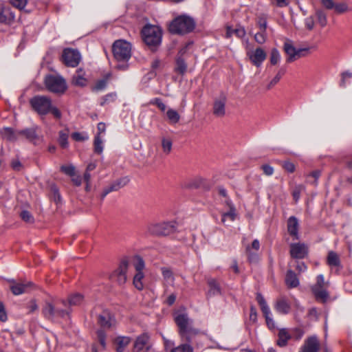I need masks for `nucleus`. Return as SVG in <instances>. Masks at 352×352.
<instances>
[{"label": "nucleus", "instance_id": "5fc2aeb1", "mask_svg": "<svg viewBox=\"0 0 352 352\" xmlns=\"http://www.w3.org/2000/svg\"><path fill=\"white\" fill-rule=\"evenodd\" d=\"M121 181L120 182H118L117 183L114 184L113 185H112L110 188L107 190H106L103 195V197L107 195L109 192L112 191V190H117L118 189H120L122 186H124L125 185V182L123 184H121Z\"/></svg>", "mask_w": 352, "mask_h": 352}, {"label": "nucleus", "instance_id": "2f4dec72", "mask_svg": "<svg viewBox=\"0 0 352 352\" xmlns=\"http://www.w3.org/2000/svg\"><path fill=\"white\" fill-rule=\"evenodd\" d=\"M144 274L143 272L136 273L133 278V285L138 290H142L144 288L143 279Z\"/></svg>", "mask_w": 352, "mask_h": 352}, {"label": "nucleus", "instance_id": "72a5a7b5", "mask_svg": "<svg viewBox=\"0 0 352 352\" xmlns=\"http://www.w3.org/2000/svg\"><path fill=\"white\" fill-rule=\"evenodd\" d=\"M187 65L184 60L182 59L181 58H178L176 60V66H175V71L183 75L186 72Z\"/></svg>", "mask_w": 352, "mask_h": 352}, {"label": "nucleus", "instance_id": "ddd939ff", "mask_svg": "<svg viewBox=\"0 0 352 352\" xmlns=\"http://www.w3.org/2000/svg\"><path fill=\"white\" fill-rule=\"evenodd\" d=\"M320 349V343L315 336H311L305 340L303 346L300 349V352H318ZM324 352H330L327 349H324Z\"/></svg>", "mask_w": 352, "mask_h": 352}, {"label": "nucleus", "instance_id": "a18cd8bd", "mask_svg": "<svg viewBox=\"0 0 352 352\" xmlns=\"http://www.w3.org/2000/svg\"><path fill=\"white\" fill-rule=\"evenodd\" d=\"M10 3L15 8L23 9L25 7L28 0H9Z\"/></svg>", "mask_w": 352, "mask_h": 352}, {"label": "nucleus", "instance_id": "c756f323", "mask_svg": "<svg viewBox=\"0 0 352 352\" xmlns=\"http://www.w3.org/2000/svg\"><path fill=\"white\" fill-rule=\"evenodd\" d=\"M259 248L260 243L257 239H255L252 241L251 247L248 246L246 248V252L250 261H253L254 259V252H252V250L257 252L259 250Z\"/></svg>", "mask_w": 352, "mask_h": 352}, {"label": "nucleus", "instance_id": "412c9836", "mask_svg": "<svg viewBox=\"0 0 352 352\" xmlns=\"http://www.w3.org/2000/svg\"><path fill=\"white\" fill-rule=\"evenodd\" d=\"M226 98L222 97L216 100L214 103L213 113L216 116L222 117L226 113Z\"/></svg>", "mask_w": 352, "mask_h": 352}, {"label": "nucleus", "instance_id": "f704fd0d", "mask_svg": "<svg viewBox=\"0 0 352 352\" xmlns=\"http://www.w3.org/2000/svg\"><path fill=\"white\" fill-rule=\"evenodd\" d=\"M162 147L165 154H169L172 149V141L168 138H163L162 140Z\"/></svg>", "mask_w": 352, "mask_h": 352}, {"label": "nucleus", "instance_id": "0e129e2a", "mask_svg": "<svg viewBox=\"0 0 352 352\" xmlns=\"http://www.w3.org/2000/svg\"><path fill=\"white\" fill-rule=\"evenodd\" d=\"M262 169L264 173L267 175H272L274 173L273 168L269 165H263L262 166Z\"/></svg>", "mask_w": 352, "mask_h": 352}, {"label": "nucleus", "instance_id": "c85d7f7f", "mask_svg": "<svg viewBox=\"0 0 352 352\" xmlns=\"http://www.w3.org/2000/svg\"><path fill=\"white\" fill-rule=\"evenodd\" d=\"M281 60L280 52L276 48H272L270 53V62L272 65H278Z\"/></svg>", "mask_w": 352, "mask_h": 352}, {"label": "nucleus", "instance_id": "f8f14e48", "mask_svg": "<svg viewBox=\"0 0 352 352\" xmlns=\"http://www.w3.org/2000/svg\"><path fill=\"white\" fill-rule=\"evenodd\" d=\"M128 269V263L123 261L120 263L119 267L116 270L112 275L111 278L115 279L120 285L124 284L127 279L126 272Z\"/></svg>", "mask_w": 352, "mask_h": 352}, {"label": "nucleus", "instance_id": "7ed1b4c3", "mask_svg": "<svg viewBox=\"0 0 352 352\" xmlns=\"http://www.w3.org/2000/svg\"><path fill=\"white\" fill-rule=\"evenodd\" d=\"M195 22L187 15H181L175 18L169 25V31L173 34H184L194 30Z\"/></svg>", "mask_w": 352, "mask_h": 352}, {"label": "nucleus", "instance_id": "4c0bfd02", "mask_svg": "<svg viewBox=\"0 0 352 352\" xmlns=\"http://www.w3.org/2000/svg\"><path fill=\"white\" fill-rule=\"evenodd\" d=\"M1 136L8 140H12L14 138L12 130L10 128H3L0 131Z\"/></svg>", "mask_w": 352, "mask_h": 352}, {"label": "nucleus", "instance_id": "dca6fc26", "mask_svg": "<svg viewBox=\"0 0 352 352\" xmlns=\"http://www.w3.org/2000/svg\"><path fill=\"white\" fill-rule=\"evenodd\" d=\"M72 82L78 87H85L87 85L88 80L85 72L80 68L78 69L72 77Z\"/></svg>", "mask_w": 352, "mask_h": 352}, {"label": "nucleus", "instance_id": "2eb2a0df", "mask_svg": "<svg viewBox=\"0 0 352 352\" xmlns=\"http://www.w3.org/2000/svg\"><path fill=\"white\" fill-rule=\"evenodd\" d=\"M43 313L44 316L49 319L54 318L56 316L63 317L67 314V312L64 310L58 309H55L54 306L49 302L46 303L43 309Z\"/></svg>", "mask_w": 352, "mask_h": 352}, {"label": "nucleus", "instance_id": "1a4fd4ad", "mask_svg": "<svg viewBox=\"0 0 352 352\" xmlns=\"http://www.w3.org/2000/svg\"><path fill=\"white\" fill-rule=\"evenodd\" d=\"M247 56L254 65L260 67L265 60L267 54L263 49L257 47L255 50L248 51Z\"/></svg>", "mask_w": 352, "mask_h": 352}, {"label": "nucleus", "instance_id": "b1692460", "mask_svg": "<svg viewBox=\"0 0 352 352\" xmlns=\"http://www.w3.org/2000/svg\"><path fill=\"white\" fill-rule=\"evenodd\" d=\"M149 337L147 334H142L137 338L134 343V350L135 352L142 351L147 344Z\"/></svg>", "mask_w": 352, "mask_h": 352}, {"label": "nucleus", "instance_id": "f257e3e1", "mask_svg": "<svg viewBox=\"0 0 352 352\" xmlns=\"http://www.w3.org/2000/svg\"><path fill=\"white\" fill-rule=\"evenodd\" d=\"M30 104L34 110L39 115H46L50 113L56 119H60L62 117L60 111L53 104L52 100L48 97L35 96L31 99Z\"/></svg>", "mask_w": 352, "mask_h": 352}, {"label": "nucleus", "instance_id": "680f3d73", "mask_svg": "<svg viewBox=\"0 0 352 352\" xmlns=\"http://www.w3.org/2000/svg\"><path fill=\"white\" fill-rule=\"evenodd\" d=\"M7 314L5 310V308L2 303H0V320L2 322H5L7 320Z\"/></svg>", "mask_w": 352, "mask_h": 352}, {"label": "nucleus", "instance_id": "9b49d317", "mask_svg": "<svg viewBox=\"0 0 352 352\" xmlns=\"http://www.w3.org/2000/svg\"><path fill=\"white\" fill-rule=\"evenodd\" d=\"M172 230L170 225L168 223L162 222L158 223H152L148 226V231L156 235H166Z\"/></svg>", "mask_w": 352, "mask_h": 352}, {"label": "nucleus", "instance_id": "393cba45", "mask_svg": "<svg viewBox=\"0 0 352 352\" xmlns=\"http://www.w3.org/2000/svg\"><path fill=\"white\" fill-rule=\"evenodd\" d=\"M285 283L288 287L294 288L298 286L299 280L293 271L288 270L286 274Z\"/></svg>", "mask_w": 352, "mask_h": 352}, {"label": "nucleus", "instance_id": "bf43d9fd", "mask_svg": "<svg viewBox=\"0 0 352 352\" xmlns=\"http://www.w3.org/2000/svg\"><path fill=\"white\" fill-rule=\"evenodd\" d=\"M302 190H303V186H297L294 190L292 195H293L294 199H295L296 201H297L299 199L300 192Z\"/></svg>", "mask_w": 352, "mask_h": 352}, {"label": "nucleus", "instance_id": "f03ea898", "mask_svg": "<svg viewBox=\"0 0 352 352\" xmlns=\"http://www.w3.org/2000/svg\"><path fill=\"white\" fill-rule=\"evenodd\" d=\"M142 37L146 45L156 50L162 43V30L158 25L147 24L142 30Z\"/></svg>", "mask_w": 352, "mask_h": 352}, {"label": "nucleus", "instance_id": "4468645a", "mask_svg": "<svg viewBox=\"0 0 352 352\" xmlns=\"http://www.w3.org/2000/svg\"><path fill=\"white\" fill-rule=\"evenodd\" d=\"M10 283V288L14 295H20L28 292L29 289L32 285L30 282L19 283L11 280Z\"/></svg>", "mask_w": 352, "mask_h": 352}, {"label": "nucleus", "instance_id": "a878e982", "mask_svg": "<svg viewBox=\"0 0 352 352\" xmlns=\"http://www.w3.org/2000/svg\"><path fill=\"white\" fill-rule=\"evenodd\" d=\"M278 339L277 344L280 346H285L287 345L288 340L291 338V336L288 331L285 329H282L278 332Z\"/></svg>", "mask_w": 352, "mask_h": 352}, {"label": "nucleus", "instance_id": "49530a36", "mask_svg": "<svg viewBox=\"0 0 352 352\" xmlns=\"http://www.w3.org/2000/svg\"><path fill=\"white\" fill-rule=\"evenodd\" d=\"M21 219L27 222V223H33L34 222V218L32 215L30 214V212L27 210H23L21 212L20 214Z\"/></svg>", "mask_w": 352, "mask_h": 352}, {"label": "nucleus", "instance_id": "6e6552de", "mask_svg": "<svg viewBox=\"0 0 352 352\" xmlns=\"http://www.w3.org/2000/svg\"><path fill=\"white\" fill-rule=\"evenodd\" d=\"M62 58L66 65L74 67L79 64L81 56L78 51L67 48L63 50Z\"/></svg>", "mask_w": 352, "mask_h": 352}, {"label": "nucleus", "instance_id": "6e6d98bb", "mask_svg": "<svg viewBox=\"0 0 352 352\" xmlns=\"http://www.w3.org/2000/svg\"><path fill=\"white\" fill-rule=\"evenodd\" d=\"M29 313H33L38 309V305L35 300H32L27 305Z\"/></svg>", "mask_w": 352, "mask_h": 352}, {"label": "nucleus", "instance_id": "8fccbe9b", "mask_svg": "<svg viewBox=\"0 0 352 352\" xmlns=\"http://www.w3.org/2000/svg\"><path fill=\"white\" fill-rule=\"evenodd\" d=\"M328 285V283L324 282V276L322 274H320L317 276V282L316 284L313 287L318 288H324L325 286Z\"/></svg>", "mask_w": 352, "mask_h": 352}, {"label": "nucleus", "instance_id": "603ef678", "mask_svg": "<svg viewBox=\"0 0 352 352\" xmlns=\"http://www.w3.org/2000/svg\"><path fill=\"white\" fill-rule=\"evenodd\" d=\"M150 103L156 105L162 111H165L166 110L165 104L159 98H154L151 100Z\"/></svg>", "mask_w": 352, "mask_h": 352}, {"label": "nucleus", "instance_id": "4be33fe9", "mask_svg": "<svg viewBox=\"0 0 352 352\" xmlns=\"http://www.w3.org/2000/svg\"><path fill=\"white\" fill-rule=\"evenodd\" d=\"M228 205L229 210L222 213L221 222L224 225L230 224L234 221L236 217V210L234 207L230 203H228Z\"/></svg>", "mask_w": 352, "mask_h": 352}, {"label": "nucleus", "instance_id": "052dcab7", "mask_svg": "<svg viewBox=\"0 0 352 352\" xmlns=\"http://www.w3.org/2000/svg\"><path fill=\"white\" fill-rule=\"evenodd\" d=\"M322 4L328 10L333 9L335 6V3L333 0H322Z\"/></svg>", "mask_w": 352, "mask_h": 352}, {"label": "nucleus", "instance_id": "0eeeda50", "mask_svg": "<svg viewBox=\"0 0 352 352\" xmlns=\"http://www.w3.org/2000/svg\"><path fill=\"white\" fill-rule=\"evenodd\" d=\"M47 89L54 93H63L67 89V84L61 76H49L45 79Z\"/></svg>", "mask_w": 352, "mask_h": 352}, {"label": "nucleus", "instance_id": "e2e57ef3", "mask_svg": "<svg viewBox=\"0 0 352 352\" xmlns=\"http://www.w3.org/2000/svg\"><path fill=\"white\" fill-rule=\"evenodd\" d=\"M72 137L74 140H75L76 141H82L87 138L85 135H82L80 133H78V132L74 133L72 135Z\"/></svg>", "mask_w": 352, "mask_h": 352}, {"label": "nucleus", "instance_id": "4d7b16f0", "mask_svg": "<svg viewBox=\"0 0 352 352\" xmlns=\"http://www.w3.org/2000/svg\"><path fill=\"white\" fill-rule=\"evenodd\" d=\"M283 166L289 173H293L295 170V165L291 162H285Z\"/></svg>", "mask_w": 352, "mask_h": 352}, {"label": "nucleus", "instance_id": "79ce46f5", "mask_svg": "<svg viewBox=\"0 0 352 352\" xmlns=\"http://www.w3.org/2000/svg\"><path fill=\"white\" fill-rule=\"evenodd\" d=\"M210 289L208 294L210 296H214L220 293V289L218 285L214 281H210L209 283Z\"/></svg>", "mask_w": 352, "mask_h": 352}, {"label": "nucleus", "instance_id": "bb28decb", "mask_svg": "<svg viewBox=\"0 0 352 352\" xmlns=\"http://www.w3.org/2000/svg\"><path fill=\"white\" fill-rule=\"evenodd\" d=\"M327 264L331 267H340V261L339 256L334 252L331 251L328 254Z\"/></svg>", "mask_w": 352, "mask_h": 352}, {"label": "nucleus", "instance_id": "9d476101", "mask_svg": "<svg viewBox=\"0 0 352 352\" xmlns=\"http://www.w3.org/2000/svg\"><path fill=\"white\" fill-rule=\"evenodd\" d=\"M290 255L294 258H303L308 254V247L302 243L290 244Z\"/></svg>", "mask_w": 352, "mask_h": 352}, {"label": "nucleus", "instance_id": "c03bdc74", "mask_svg": "<svg viewBox=\"0 0 352 352\" xmlns=\"http://www.w3.org/2000/svg\"><path fill=\"white\" fill-rule=\"evenodd\" d=\"M192 348L188 344H182L175 348L172 352H192Z\"/></svg>", "mask_w": 352, "mask_h": 352}, {"label": "nucleus", "instance_id": "864d4df0", "mask_svg": "<svg viewBox=\"0 0 352 352\" xmlns=\"http://www.w3.org/2000/svg\"><path fill=\"white\" fill-rule=\"evenodd\" d=\"M318 21L322 27L327 25V16L322 12H317Z\"/></svg>", "mask_w": 352, "mask_h": 352}, {"label": "nucleus", "instance_id": "aec40b11", "mask_svg": "<svg viewBox=\"0 0 352 352\" xmlns=\"http://www.w3.org/2000/svg\"><path fill=\"white\" fill-rule=\"evenodd\" d=\"M298 221L294 217H290L287 220V231L294 239H298Z\"/></svg>", "mask_w": 352, "mask_h": 352}, {"label": "nucleus", "instance_id": "a19ab883", "mask_svg": "<svg viewBox=\"0 0 352 352\" xmlns=\"http://www.w3.org/2000/svg\"><path fill=\"white\" fill-rule=\"evenodd\" d=\"M94 149L95 151L99 154L102 153L103 147H102V140L99 135H96L95 137L94 140Z\"/></svg>", "mask_w": 352, "mask_h": 352}, {"label": "nucleus", "instance_id": "e433bc0d", "mask_svg": "<svg viewBox=\"0 0 352 352\" xmlns=\"http://www.w3.org/2000/svg\"><path fill=\"white\" fill-rule=\"evenodd\" d=\"M83 301V297L80 294H74L69 297V302L71 305H80Z\"/></svg>", "mask_w": 352, "mask_h": 352}, {"label": "nucleus", "instance_id": "cd10ccee", "mask_svg": "<svg viewBox=\"0 0 352 352\" xmlns=\"http://www.w3.org/2000/svg\"><path fill=\"white\" fill-rule=\"evenodd\" d=\"M312 291L316 298L322 302H325L329 298V294L324 288L312 287Z\"/></svg>", "mask_w": 352, "mask_h": 352}, {"label": "nucleus", "instance_id": "13d9d810", "mask_svg": "<svg viewBox=\"0 0 352 352\" xmlns=\"http://www.w3.org/2000/svg\"><path fill=\"white\" fill-rule=\"evenodd\" d=\"M98 338L99 340V342L100 344L102 346V347L104 349L106 347V342H105V338L106 335L103 331H98Z\"/></svg>", "mask_w": 352, "mask_h": 352}, {"label": "nucleus", "instance_id": "3c124183", "mask_svg": "<svg viewBox=\"0 0 352 352\" xmlns=\"http://www.w3.org/2000/svg\"><path fill=\"white\" fill-rule=\"evenodd\" d=\"M254 39L259 44L265 43L266 41L265 32L261 31V32L256 33L254 36Z\"/></svg>", "mask_w": 352, "mask_h": 352}, {"label": "nucleus", "instance_id": "20e7f679", "mask_svg": "<svg viewBox=\"0 0 352 352\" xmlns=\"http://www.w3.org/2000/svg\"><path fill=\"white\" fill-rule=\"evenodd\" d=\"M175 321L179 328L182 336L189 339L192 334L197 333V330L192 326V321L184 312L178 311L175 314Z\"/></svg>", "mask_w": 352, "mask_h": 352}, {"label": "nucleus", "instance_id": "09e8293b", "mask_svg": "<svg viewBox=\"0 0 352 352\" xmlns=\"http://www.w3.org/2000/svg\"><path fill=\"white\" fill-rule=\"evenodd\" d=\"M60 169L64 173L70 177L75 174V167L72 165L63 166Z\"/></svg>", "mask_w": 352, "mask_h": 352}, {"label": "nucleus", "instance_id": "c9c22d12", "mask_svg": "<svg viewBox=\"0 0 352 352\" xmlns=\"http://www.w3.org/2000/svg\"><path fill=\"white\" fill-rule=\"evenodd\" d=\"M162 273L164 277V279L168 283H172L174 281V276L172 272L168 268H162Z\"/></svg>", "mask_w": 352, "mask_h": 352}, {"label": "nucleus", "instance_id": "39448f33", "mask_svg": "<svg viewBox=\"0 0 352 352\" xmlns=\"http://www.w3.org/2000/svg\"><path fill=\"white\" fill-rule=\"evenodd\" d=\"M113 54L118 61H127L131 56V45L124 40H118L113 45Z\"/></svg>", "mask_w": 352, "mask_h": 352}, {"label": "nucleus", "instance_id": "37998d69", "mask_svg": "<svg viewBox=\"0 0 352 352\" xmlns=\"http://www.w3.org/2000/svg\"><path fill=\"white\" fill-rule=\"evenodd\" d=\"M134 267L136 270V273L143 272L142 270L144 268V262L140 257H137L135 258V263H134Z\"/></svg>", "mask_w": 352, "mask_h": 352}, {"label": "nucleus", "instance_id": "5701e85b", "mask_svg": "<svg viewBox=\"0 0 352 352\" xmlns=\"http://www.w3.org/2000/svg\"><path fill=\"white\" fill-rule=\"evenodd\" d=\"M275 309L280 314H287L290 311L291 306L285 298H280L276 302Z\"/></svg>", "mask_w": 352, "mask_h": 352}, {"label": "nucleus", "instance_id": "6ab92c4d", "mask_svg": "<svg viewBox=\"0 0 352 352\" xmlns=\"http://www.w3.org/2000/svg\"><path fill=\"white\" fill-rule=\"evenodd\" d=\"M98 321L100 325L104 328H110L115 324L114 319L107 310L103 311L102 313L98 316Z\"/></svg>", "mask_w": 352, "mask_h": 352}, {"label": "nucleus", "instance_id": "f3484780", "mask_svg": "<svg viewBox=\"0 0 352 352\" xmlns=\"http://www.w3.org/2000/svg\"><path fill=\"white\" fill-rule=\"evenodd\" d=\"M14 14L10 7L3 3L0 4V21L1 23H10L14 21Z\"/></svg>", "mask_w": 352, "mask_h": 352}, {"label": "nucleus", "instance_id": "338daca9", "mask_svg": "<svg viewBox=\"0 0 352 352\" xmlns=\"http://www.w3.org/2000/svg\"><path fill=\"white\" fill-rule=\"evenodd\" d=\"M72 180L74 182V184L76 186H80L82 183V179L80 175H76V173L71 177Z\"/></svg>", "mask_w": 352, "mask_h": 352}, {"label": "nucleus", "instance_id": "7c9ffc66", "mask_svg": "<svg viewBox=\"0 0 352 352\" xmlns=\"http://www.w3.org/2000/svg\"><path fill=\"white\" fill-rule=\"evenodd\" d=\"M166 114L167 119L170 124H176L179 121L180 116L176 110L169 109L166 111Z\"/></svg>", "mask_w": 352, "mask_h": 352}, {"label": "nucleus", "instance_id": "58836bf2", "mask_svg": "<svg viewBox=\"0 0 352 352\" xmlns=\"http://www.w3.org/2000/svg\"><path fill=\"white\" fill-rule=\"evenodd\" d=\"M21 133L30 141H34L38 138L36 131L34 129H26L21 131Z\"/></svg>", "mask_w": 352, "mask_h": 352}, {"label": "nucleus", "instance_id": "473e14b6", "mask_svg": "<svg viewBox=\"0 0 352 352\" xmlns=\"http://www.w3.org/2000/svg\"><path fill=\"white\" fill-rule=\"evenodd\" d=\"M69 131L67 130L60 131L58 135V142L63 148H66L68 145Z\"/></svg>", "mask_w": 352, "mask_h": 352}, {"label": "nucleus", "instance_id": "de8ad7c7", "mask_svg": "<svg viewBox=\"0 0 352 352\" xmlns=\"http://www.w3.org/2000/svg\"><path fill=\"white\" fill-rule=\"evenodd\" d=\"M333 9L335 10V11L337 13H339V14L346 12L349 10L347 5L344 3H338V4L335 3V6H334Z\"/></svg>", "mask_w": 352, "mask_h": 352}, {"label": "nucleus", "instance_id": "69168bd1", "mask_svg": "<svg viewBox=\"0 0 352 352\" xmlns=\"http://www.w3.org/2000/svg\"><path fill=\"white\" fill-rule=\"evenodd\" d=\"M261 309L262 310L263 315L265 316V318L270 316L271 311L267 303L265 305L261 306Z\"/></svg>", "mask_w": 352, "mask_h": 352}, {"label": "nucleus", "instance_id": "423d86ee", "mask_svg": "<svg viewBox=\"0 0 352 352\" xmlns=\"http://www.w3.org/2000/svg\"><path fill=\"white\" fill-rule=\"evenodd\" d=\"M283 50L287 56L286 61L288 63H292L302 57L306 56L309 53L308 48H297L290 40L285 41Z\"/></svg>", "mask_w": 352, "mask_h": 352}, {"label": "nucleus", "instance_id": "a211bd4d", "mask_svg": "<svg viewBox=\"0 0 352 352\" xmlns=\"http://www.w3.org/2000/svg\"><path fill=\"white\" fill-rule=\"evenodd\" d=\"M131 342V338L129 336H117L113 340L116 351L117 352H123Z\"/></svg>", "mask_w": 352, "mask_h": 352}, {"label": "nucleus", "instance_id": "774afa93", "mask_svg": "<svg viewBox=\"0 0 352 352\" xmlns=\"http://www.w3.org/2000/svg\"><path fill=\"white\" fill-rule=\"evenodd\" d=\"M234 34L239 38H242L245 35V31L243 28H236L234 29Z\"/></svg>", "mask_w": 352, "mask_h": 352}, {"label": "nucleus", "instance_id": "ea45409f", "mask_svg": "<svg viewBox=\"0 0 352 352\" xmlns=\"http://www.w3.org/2000/svg\"><path fill=\"white\" fill-rule=\"evenodd\" d=\"M107 78H102L96 82L95 86L93 87L94 91H102L103 90L107 85Z\"/></svg>", "mask_w": 352, "mask_h": 352}]
</instances>
